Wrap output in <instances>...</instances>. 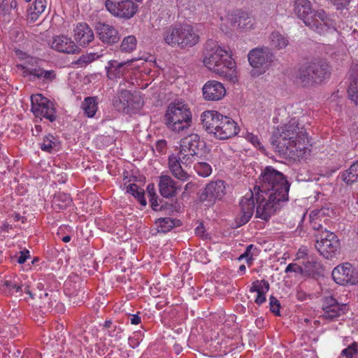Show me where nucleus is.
I'll return each mask as SVG.
<instances>
[{
	"instance_id": "5",
	"label": "nucleus",
	"mask_w": 358,
	"mask_h": 358,
	"mask_svg": "<svg viewBox=\"0 0 358 358\" xmlns=\"http://www.w3.org/2000/svg\"><path fill=\"white\" fill-rule=\"evenodd\" d=\"M329 76V65L322 61L306 62L295 73L296 82L304 87L313 83H321Z\"/></svg>"
},
{
	"instance_id": "61",
	"label": "nucleus",
	"mask_w": 358,
	"mask_h": 358,
	"mask_svg": "<svg viewBox=\"0 0 358 358\" xmlns=\"http://www.w3.org/2000/svg\"><path fill=\"white\" fill-rule=\"evenodd\" d=\"M195 184L192 182H187L185 186V192L192 191L194 187Z\"/></svg>"
},
{
	"instance_id": "7",
	"label": "nucleus",
	"mask_w": 358,
	"mask_h": 358,
	"mask_svg": "<svg viewBox=\"0 0 358 358\" xmlns=\"http://www.w3.org/2000/svg\"><path fill=\"white\" fill-rule=\"evenodd\" d=\"M201 143L200 136L196 134H192L180 140L178 153L184 159L185 166H191L196 159Z\"/></svg>"
},
{
	"instance_id": "48",
	"label": "nucleus",
	"mask_w": 358,
	"mask_h": 358,
	"mask_svg": "<svg viewBox=\"0 0 358 358\" xmlns=\"http://www.w3.org/2000/svg\"><path fill=\"white\" fill-rule=\"evenodd\" d=\"M289 272H294V273H299L303 275L302 265H299V264H294V263L289 264L285 268V273H289Z\"/></svg>"
},
{
	"instance_id": "43",
	"label": "nucleus",
	"mask_w": 358,
	"mask_h": 358,
	"mask_svg": "<svg viewBox=\"0 0 358 358\" xmlns=\"http://www.w3.org/2000/svg\"><path fill=\"white\" fill-rule=\"evenodd\" d=\"M57 147V140L52 135H48L43 138L41 148L43 151L51 152Z\"/></svg>"
},
{
	"instance_id": "51",
	"label": "nucleus",
	"mask_w": 358,
	"mask_h": 358,
	"mask_svg": "<svg viewBox=\"0 0 358 358\" xmlns=\"http://www.w3.org/2000/svg\"><path fill=\"white\" fill-rule=\"evenodd\" d=\"M195 234L203 238H207V234H206V229L202 223H200L199 226H197L195 229Z\"/></svg>"
},
{
	"instance_id": "17",
	"label": "nucleus",
	"mask_w": 358,
	"mask_h": 358,
	"mask_svg": "<svg viewBox=\"0 0 358 358\" xmlns=\"http://www.w3.org/2000/svg\"><path fill=\"white\" fill-rule=\"evenodd\" d=\"M96 31L99 40L104 44L113 45L120 39L118 31L112 25L98 22L96 24Z\"/></svg>"
},
{
	"instance_id": "50",
	"label": "nucleus",
	"mask_w": 358,
	"mask_h": 358,
	"mask_svg": "<svg viewBox=\"0 0 358 358\" xmlns=\"http://www.w3.org/2000/svg\"><path fill=\"white\" fill-rule=\"evenodd\" d=\"M166 141L164 139L159 140L155 143V150L159 154H164L166 151Z\"/></svg>"
},
{
	"instance_id": "41",
	"label": "nucleus",
	"mask_w": 358,
	"mask_h": 358,
	"mask_svg": "<svg viewBox=\"0 0 358 358\" xmlns=\"http://www.w3.org/2000/svg\"><path fill=\"white\" fill-rule=\"evenodd\" d=\"M269 283L265 280H255L252 283L250 288V292H257V294L267 293L269 290Z\"/></svg>"
},
{
	"instance_id": "14",
	"label": "nucleus",
	"mask_w": 358,
	"mask_h": 358,
	"mask_svg": "<svg viewBox=\"0 0 358 358\" xmlns=\"http://www.w3.org/2000/svg\"><path fill=\"white\" fill-rule=\"evenodd\" d=\"M309 19L310 24L306 25L320 34H324L332 26L331 19L322 9L314 11Z\"/></svg>"
},
{
	"instance_id": "21",
	"label": "nucleus",
	"mask_w": 358,
	"mask_h": 358,
	"mask_svg": "<svg viewBox=\"0 0 358 358\" xmlns=\"http://www.w3.org/2000/svg\"><path fill=\"white\" fill-rule=\"evenodd\" d=\"M224 116L215 110H206L201 115L203 128L210 134L215 135L219 126L222 124V117Z\"/></svg>"
},
{
	"instance_id": "15",
	"label": "nucleus",
	"mask_w": 358,
	"mask_h": 358,
	"mask_svg": "<svg viewBox=\"0 0 358 358\" xmlns=\"http://www.w3.org/2000/svg\"><path fill=\"white\" fill-rule=\"evenodd\" d=\"M192 112L188 106L183 101L171 102L166 111L164 115L165 122L178 121L179 118H187L192 116Z\"/></svg>"
},
{
	"instance_id": "64",
	"label": "nucleus",
	"mask_w": 358,
	"mask_h": 358,
	"mask_svg": "<svg viewBox=\"0 0 358 358\" xmlns=\"http://www.w3.org/2000/svg\"><path fill=\"white\" fill-rule=\"evenodd\" d=\"M1 229L4 231H8L9 229H11V226L8 223H4L2 225Z\"/></svg>"
},
{
	"instance_id": "2",
	"label": "nucleus",
	"mask_w": 358,
	"mask_h": 358,
	"mask_svg": "<svg viewBox=\"0 0 358 358\" xmlns=\"http://www.w3.org/2000/svg\"><path fill=\"white\" fill-rule=\"evenodd\" d=\"M272 138V143L277 145L279 152L292 158L303 157L310 152L307 132L296 119L278 127Z\"/></svg>"
},
{
	"instance_id": "8",
	"label": "nucleus",
	"mask_w": 358,
	"mask_h": 358,
	"mask_svg": "<svg viewBox=\"0 0 358 358\" xmlns=\"http://www.w3.org/2000/svg\"><path fill=\"white\" fill-rule=\"evenodd\" d=\"M248 58L250 66L256 69L259 75L268 69L273 62L274 55L268 48L262 47L251 50Z\"/></svg>"
},
{
	"instance_id": "29",
	"label": "nucleus",
	"mask_w": 358,
	"mask_h": 358,
	"mask_svg": "<svg viewBox=\"0 0 358 358\" xmlns=\"http://www.w3.org/2000/svg\"><path fill=\"white\" fill-rule=\"evenodd\" d=\"M21 69L24 76H32L34 78H43L45 80H52L55 78L56 74L53 70H43L40 68H29L23 65H18Z\"/></svg>"
},
{
	"instance_id": "53",
	"label": "nucleus",
	"mask_w": 358,
	"mask_h": 358,
	"mask_svg": "<svg viewBox=\"0 0 358 358\" xmlns=\"http://www.w3.org/2000/svg\"><path fill=\"white\" fill-rule=\"evenodd\" d=\"M247 138L248 140L251 142L252 143V145H254L255 147L257 148H260V145H261V143H260V141L258 138L257 136H255L252 134H249L248 136H247Z\"/></svg>"
},
{
	"instance_id": "26",
	"label": "nucleus",
	"mask_w": 358,
	"mask_h": 358,
	"mask_svg": "<svg viewBox=\"0 0 358 358\" xmlns=\"http://www.w3.org/2000/svg\"><path fill=\"white\" fill-rule=\"evenodd\" d=\"M349 80L348 98L355 104H358V63L357 62H352L350 66Z\"/></svg>"
},
{
	"instance_id": "45",
	"label": "nucleus",
	"mask_w": 358,
	"mask_h": 358,
	"mask_svg": "<svg viewBox=\"0 0 358 358\" xmlns=\"http://www.w3.org/2000/svg\"><path fill=\"white\" fill-rule=\"evenodd\" d=\"M358 353V343L356 342L352 343L348 348L343 349L341 352V355L346 358H353L355 355Z\"/></svg>"
},
{
	"instance_id": "37",
	"label": "nucleus",
	"mask_w": 358,
	"mask_h": 358,
	"mask_svg": "<svg viewBox=\"0 0 358 358\" xmlns=\"http://www.w3.org/2000/svg\"><path fill=\"white\" fill-rule=\"evenodd\" d=\"M126 191L127 193H129L132 194L135 198L138 199L139 203L143 206H145L147 204L145 198V192L144 190L142 189H140L139 187L135 184H130L129 185L127 188Z\"/></svg>"
},
{
	"instance_id": "44",
	"label": "nucleus",
	"mask_w": 358,
	"mask_h": 358,
	"mask_svg": "<svg viewBox=\"0 0 358 358\" xmlns=\"http://www.w3.org/2000/svg\"><path fill=\"white\" fill-rule=\"evenodd\" d=\"M195 171L201 176L208 177L212 172V169L210 164L206 162H197L194 166Z\"/></svg>"
},
{
	"instance_id": "52",
	"label": "nucleus",
	"mask_w": 358,
	"mask_h": 358,
	"mask_svg": "<svg viewBox=\"0 0 358 358\" xmlns=\"http://www.w3.org/2000/svg\"><path fill=\"white\" fill-rule=\"evenodd\" d=\"M28 258H29V251L27 250H24L20 252V255L17 257V262L22 264H24Z\"/></svg>"
},
{
	"instance_id": "32",
	"label": "nucleus",
	"mask_w": 358,
	"mask_h": 358,
	"mask_svg": "<svg viewBox=\"0 0 358 358\" xmlns=\"http://www.w3.org/2000/svg\"><path fill=\"white\" fill-rule=\"evenodd\" d=\"M125 64V62H118L116 60L109 61L106 67L108 77L113 80L122 76L124 72L123 66Z\"/></svg>"
},
{
	"instance_id": "47",
	"label": "nucleus",
	"mask_w": 358,
	"mask_h": 358,
	"mask_svg": "<svg viewBox=\"0 0 358 358\" xmlns=\"http://www.w3.org/2000/svg\"><path fill=\"white\" fill-rule=\"evenodd\" d=\"M256 250H257L256 247H255L252 244L249 245L248 246H247L245 252L242 255H241L239 259L246 258L247 262L251 264V262L252 261V255H254L253 251H256Z\"/></svg>"
},
{
	"instance_id": "33",
	"label": "nucleus",
	"mask_w": 358,
	"mask_h": 358,
	"mask_svg": "<svg viewBox=\"0 0 358 358\" xmlns=\"http://www.w3.org/2000/svg\"><path fill=\"white\" fill-rule=\"evenodd\" d=\"M341 178L347 184L358 182V159L341 174Z\"/></svg>"
},
{
	"instance_id": "4",
	"label": "nucleus",
	"mask_w": 358,
	"mask_h": 358,
	"mask_svg": "<svg viewBox=\"0 0 358 358\" xmlns=\"http://www.w3.org/2000/svg\"><path fill=\"white\" fill-rule=\"evenodd\" d=\"M162 35L164 42L172 48H192L199 41V34L188 24L167 27L164 29Z\"/></svg>"
},
{
	"instance_id": "34",
	"label": "nucleus",
	"mask_w": 358,
	"mask_h": 358,
	"mask_svg": "<svg viewBox=\"0 0 358 358\" xmlns=\"http://www.w3.org/2000/svg\"><path fill=\"white\" fill-rule=\"evenodd\" d=\"M97 104L96 97L87 96L85 97L83 101L81 108L83 110L85 115L88 117H93L98 109Z\"/></svg>"
},
{
	"instance_id": "38",
	"label": "nucleus",
	"mask_w": 358,
	"mask_h": 358,
	"mask_svg": "<svg viewBox=\"0 0 358 358\" xmlns=\"http://www.w3.org/2000/svg\"><path fill=\"white\" fill-rule=\"evenodd\" d=\"M137 45V40L135 36L129 35L123 38L120 44V50L122 52L129 53L133 52Z\"/></svg>"
},
{
	"instance_id": "55",
	"label": "nucleus",
	"mask_w": 358,
	"mask_h": 358,
	"mask_svg": "<svg viewBox=\"0 0 358 358\" xmlns=\"http://www.w3.org/2000/svg\"><path fill=\"white\" fill-rule=\"evenodd\" d=\"M94 59V57L90 55H82L78 60V64H87Z\"/></svg>"
},
{
	"instance_id": "56",
	"label": "nucleus",
	"mask_w": 358,
	"mask_h": 358,
	"mask_svg": "<svg viewBox=\"0 0 358 358\" xmlns=\"http://www.w3.org/2000/svg\"><path fill=\"white\" fill-rule=\"evenodd\" d=\"M121 333H122V329L120 327L117 329V327H115L113 331H108V335L111 337L115 336L116 340H120L121 338V336L119 334Z\"/></svg>"
},
{
	"instance_id": "19",
	"label": "nucleus",
	"mask_w": 358,
	"mask_h": 358,
	"mask_svg": "<svg viewBox=\"0 0 358 358\" xmlns=\"http://www.w3.org/2000/svg\"><path fill=\"white\" fill-rule=\"evenodd\" d=\"M148 194L150 197V201L152 208L155 210H169L171 213H178L181 208L180 203L176 199L171 203H165L164 204H159L157 202V195L155 192L154 184H149L147 187Z\"/></svg>"
},
{
	"instance_id": "58",
	"label": "nucleus",
	"mask_w": 358,
	"mask_h": 358,
	"mask_svg": "<svg viewBox=\"0 0 358 358\" xmlns=\"http://www.w3.org/2000/svg\"><path fill=\"white\" fill-rule=\"evenodd\" d=\"M10 218L13 219L14 222L21 221L22 223H24L26 221V218L24 217H22L19 213H14L10 215Z\"/></svg>"
},
{
	"instance_id": "27",
	"label": "nucleus",
	"mask_w": 358,
	"mask_h": 358,
	"mask_svg": "<svg viewBox=\"0 0 358 358\" xmlns=\"http://www.w3.org/2000/svg\"><path fill=\"white\" fill-rule=\"evenodd\" d=\"M294 11L305 24H310L309 17L313 14L312 4L309 0H295Z\"/></svg>"
},
{
	"instance_id": "22",
	"label": "nucleus",
	"mask_w": 358,
	"mask_h": 358,
	"mask_svg": "<svg viewBox=\"0 0 358 358\" xmlns=\"http://www.w3.org/2000/svg\"><path fill=\"white\" fill-rule=\"evenodd\" d=\"M222 124L217 130L215 131L214 136L220 140H225L236 136L238 133L239 128L231 117L224 116L222 117Z\"/></svg>"
},
{
	"instance_id": "36",
	"label": "nucleus",
	"mask_w": 358,
	"mask_h": 358,
	"mask_svg": "<svg viewBox=\"0 0 358 358\" xmlns=\"http://www.w3.org/2000/svg\"><path fill=\"white\" fill-rule=\"evenodd\" d=\"M155 223L157 224L158 231L162 233H166L174 227H177L180 224L179 220H175L171 217L159 218Z\"/></svg>"
},
{
	"instance_id": "12",
	"label": "nucleus",
	"mask_w": 358,
	"mask_h": 358,
	"mask_svg": "<svg viewBox=\"0 0 358 358\" xmlns=\"http://www.w3.org/2000/svg\"><path fill=\"white\" fill-rule=\"evenodd\" d=\"M331 275L334 281L341 285L358 283V270L350 263H345L335 267Z\"/></svg>"
},
{
	"instance_id": "25",
	"label": "nucleus",
	"mask_w": 358,
	"mask_h": 358,
	"mask_svg": "<svg viewBox=\"0 0 358 358\" xmlns=\"http://www.w3.org/2000/svg\"><path fill=\"white\" fill-rule=\"evenodd\" d=\"M74 39L80 46H86L94 39V31L86 23H79L73 29Z\"/></svg>"
},
{
	"instance_id": "54",
	"label": "nucleus",
	"mask_w": 358,
	"mask_h": 358,
	"mask_svg": "<svg viewBox=\"0 0 358 358\" xmlns=\"http://www.w3.org/2000/svg\"><path fill=\"white\" fill-rule=\"evenodd\" d=\"M308 250L306 248H300L296 253L297 259H303L305 261L308 255Z\"/></svg>"
},
{
	"instance_id": "60",
	"label": "nucleus",
	"mask_w": 358,
	"mask_h": 358,
	"mask_svg": "<svg viewBox=\"0 0 358 358\" xmlns=\"http://www.w3.org/2000/svg\"><path fill=\"white\" fill-rule=\"evenodd\" d=\"M130 320L132 324H138L141 322V317L138 315H131Z\"/></svg>"
},
{
	"instance_id": "31",
	"label": "nucleus",
	"mask_w": 358,
	"mask_h": 358,
	"mask_svg": "<svg viewBox=\"0 0 358 358\" xmlns=\"http://www.w3.org/2000/svg\"><path fill=\"white\" fill-rule=\"evenodd\" d=\"M192 122V115L187 117V118H179L178 121L174 120L173 122H165L167 127L175 133H180L188 129Z\"/></svg>"
},
{
	"instance_id": "59",
	"label": "nucleus",
	"mask_w": 358,
	"mask_h": 358,
	"mask_svg": "<svg viewBox=\"0 0 358 358\" xmlns=\"http://www.w3.org/2000/svg\"><path fill=\"white\" fill-rule=\"evenodd\" d=\"M41 303L43 305L41 306V308H43L47 311H52V301H50L48 303H45V301H42Z\"/></svg>"
},
{
	"instance_id": "46",
	"label": "nucleus",
	"mask_w": 358,
	"mask_h": 358,
	"mask_svg": "<svg viewBox=\"0 0 358 358\" xmlns=\"http://www.w3.org/2000/svg\"><path fill=\"white\" fill-rule=\"evenodd\" d=\"M269 301L271 311L275 315H280V303L279 301L273 296L270 297Z\"/></svg>"
},
{
	"instance_id": "10",
	"label": "nucleus",
	"mask_w": 358,
	"mask_h": 358,
	"mask_svg": "<svg viewBox=\"0 0 358 358\" xmlns=\"http://www.w3.org/2000/svg\"><path fill=\"white\" fill-rule=\"evenodd\" d=\"M31 111L36 117L47 119L52 122L56 120V109L52 102L41 94L31 96Z\"/></svg>"
},
{
	"instance_id": "39",
	"label": "nucleus",
	"mask_w": 358,
	"mask_h": 358,
	"mask_svg": "<svg viewBox=\"0 0 358 358\" xmlns=\"http://www.w3.org/2000/svg\"><path fill=\"white\" fill-rule=\"evenodd\" d=\"M287 38L278 31H273L271 35V44L275 48L282 49L288 45Z\"/></svg>"
},
{
	"instance_id": "57",
	"label": "nucleus",
	"mask_w": 358,
	"mask_h": 358,
	"mask_svg": "<svg viewBox=\"0 0 358 358\" xmlns=\"http://www.w3.org/2000/svg\"><path fill=\"white\" fill-rule=\"evenodd\" d=\"M266 293L257 294V296L255 300V303L260 306L266 301Z\"/></svg>"
},
{
	"instance_id": "40",
	"label": "nucleus",
	"mask_w": 358,
	"mask_h": 358,
	"mask_svg": "<svg viewBox=\"0 0 358 358\" xmlns=\"http://www.w3.org/2000/svg\"><path fill=\"white\" fill-rule=\"evenodd\" d=\"M47 5L46 0H35L30 8L31 19H36L39 15L44 12Z\"/></svg>"
},
{
	"instance_id": "6",
	"label": "nucleus",
	"mask_w": 358,
	"mask_h": 358,
	"mask_svg": "<svg viewBox=\"0 0 358 358\" xmlns=\"http://www.w3.org/2000/svg\"><path fill=\"white\" fill-rule=\"evenodd\" d=\"M112 104L116 110L124 113L139 109L143 103L140 96L127 90H120L112 100Z\"/></svg>"
},
{
	"instance_id": "42",
	"label": "nucleus",
	"mask_w": 358,
	"mask_h": 358,
	"mask_svg": "<svg viewBox=\"0 0 358 358\" xmlns=\"http://www.w3.org/2000/svg\"><path fill=\"white\" fill-rule=\"evenodd\" d=\"M253 20L245 13H241L238 17H236L235 23H237L238 27L243 29H250L252 27Z\"/></svg>"
},
{
	"instance_id": "63",
	"label": "nucleus",
	"mask_w": 358,
	"mask_h": 358,
	"mask_svg": "<svg viewBox=\"0 0 358 358\" xmlns=\"http://www.w3.org/2000/svg\"><path fill=\"white\" fill-rule=\"evenodd\" d=\"M26 294H29V296L34 299V295H36V294H34L29 289V286H26L23 290Z\"/></svg>"
},
{
	"instance_id": "13",
	"label": "nucleus",
	"mask_w": 358,
	"mask_h": 358,
	"mask_svg": "<svg viewBox=\"0 0 358 358\" xmlns=\"http://www.w3.org/2000/svg\"><path fill=\"white\" fill-rule=\"evenodd\" d=\"M225 194V186L223 180L213 181L208 183L200 194L201 201H208L209 204L220 200Z\"/></svg>"
},
{
	"instance_id": "35",
	"label": "nucleus",
	"mask_w": 358,
	"mask_h": 358,
	"mask_svg": "<svg viewBox=\"0 0 358 358\" xmlns=\"http://www.w3.org/2000/svg\"><path fill=\"white\" fill-rule=\"evenodd\" d=\"M73 200L69 194L58 192L54 196L53 206L59 210H64L72 204Z\"/></svg>"
},
{
	"instance_id": "20",
	"label": "nucleus",
	"mask_w": 358,
	"mask_h": 358,
	"mask_svg": "<svg viewBox=\"0 0 358 358\" xmlns=\"http://www.w3.org/2000/svg\"><path fill=\"white\" fill-rule=\"evenodd\" d=\"M182 164L185 166V161L178 152L169 156L168 166L171 174L178 180L185 182L191 176L182 168Z\"/></svg>"
},
{
	"instance_id": "30",
	"label": "nucleus",
	"mask_w": 358,
	"mask_h": 358,
	"mask_svg": "<svg viewBox=\"0 0 358 358\" xmlns=\"http://www.w3.org/2000/svg\"><path fill=\"white\" fill-rule=\"evenodd\" d=\"M22 284L20 280L15 277L13 279L5 280L1 285V290L6 295H13L15 293L23 292Z\"/></svg>"
},
{
	"instance_id": "62",
	"label": "nucleus",
	"mask_w": 358,
	"mask_h": 358,
	"mask_svg": "<svg viewBox=\"0 0 358 358\" xmlns=\"http://www.w3.org/2000/svg\"><path fill=\"white\" fill-rule=\"evenodd\" d=\"M7 0H0V13L3 12L7 6Z\"/></svg>"
},
{
	"instance_id": "9",
	"label": "nucleus",
	"mask_w": 358,
	"mask_h": 358,
	"mask_svg": "<svg viewBox=\"0 0 358 358\" xmlns=\"http://www.w3.org/2000/svg\"><path fill=\"white\" fill-rule=\"evenodd\" d=\"M104 6L113 16L124 20L133 17L138 10V5L131 0H106Z\"/></svg>"
},
{
	"instance_id": "24",
	"label": "nucleus",
	"mask_w": 358,
	"mask_h": 358,
	"mask_svg": "<svg viewBox=\"0 0 358 358\" xmlns=\"http://www.w3.org/2000/svg\"><path fill=\"white\" fill-rule=\"evenodd\" d=\"M51 48L58 52L74 54L79 51V48L71 38L66 36H56L51 43Z\"/></svg>"
},
{
	"instance_id": "28",
	"label": "nucleus",
	"mask_w": 358,
	"mask_h": 358,
	"mask_svg": "<svg viewBox=\"0 0 358 358\" xmlns=\"http://www.w3.org/2000/svg\"><path fill=\"white\" fill-rule=\"evenodd\" d=\"M303 268V275L316 278L321 275L322 266L313 257H307L305 261L301 262Z\"/></svg>"
},
{
	"instance_id": "16",
	"label": "nucleus",
	"mask_w": 358,
	"mask_h": 358,
	"mask_svg": "<svg viewBox=\"0 0 358 358\" xmlns=\"http://www.w3.org/2000/svg\"><path fill=\"white\" fill-rule=\"evenodd\" d=\"M202 93L205 100L217 101L225 96L226 89L222 83L210 80L203 85Z\"/></svg>"
},
{
	"instance_id": "49",
	"label": "nucleus",
	"mask_w": 358,
	"mask_h": 358,
	"mask_svg": "<svg viewBox=\"0 0 358 358\" xmlns=\"http://www.w3.org/2000/svg\"><path fill=\"white\" fill-rule=\"evenodd\" d=\"M310 224L313 229L315 231H319L322 229V225L321 224V219L318 217L315 216H310Z\"/></svg>"
},
{
	"instance_id": "23",
	"label": "nucleus",
	"mask_w": 358,
	"mask_h": 358,
	"mask_svg": "<svg viewBox=\"0 0 358 358\" xmlns=\"http://www.w3.org/2000/svg\"><path fill=\"white\" fill-rule=\"evenodd\" d=\"M159 191L164 198H173L176 196L180 187L169 175H161L159 177Z\"/></svg>"
},
{
	"instance_id": "1",
	"label": "nucleus",
	"mask_w": 358,
	"mask_h": 358,
	"mask_svg": "<svg viewBox=\"0 0 358 358\" xmlns=\"http://www.w3.org/2000/svg\"><path fill=\"white\" fill-rule=\"evenodd\" d=\"M289 184L285 176L271 166L262 170L254 191L250 190L241 200V210L236 216L238 227L243 226L252 217L256 201V217L265 221L288 201Z\"/></svg>"
},
{
	"instance_id": "3",
	"label": "nucleus",
	"mask_w": 358,
	"mask_h": 358,
	"mask_svg": "<svg viewBox=\"0 0 358 358\" xmlns=\"http://www.w3.org/2000/svg\"><path fill=\"white\" fill-rule=\"evenodd\" d=\"M205 66L210 71L215 72L227 80L235 83L236 64L226 48H222L213 40H208L205 48Z\"/></svg>"
},
{
	"instance_id": "11",
	"label": "nucleus",
	"mask_w": 358,
	"mask_h": 358,
	"mask_svg": "<svg viewBox=\"0 0 358 358\" xmlns=\"http://www.w3.org/2000/svg\"><path fill=\"white\" fill-rule=\"evenodd\" d=\"M339 245V240L336 235L327 230L322 231L320 239H317L315 243L317 251L326 259L332 257Z\"/></svg>"
},
{
	"instance_id": "18",
	"label": "nucleus",
	"mask_w": 358,
	"mask_h": 358,
	"mask_svg": "<svg viewBox=\"0 0 358 358\" xmlns=\"http://www.w3.org/2000/svg\"><path fill=\"white\" fill-rule=\"evenodd\" d=\"M322 309L323 317L331 320L345 314L348 310L346 304L338 303L332 296L325 298Z\"/></svg>"
}]
</instances>
